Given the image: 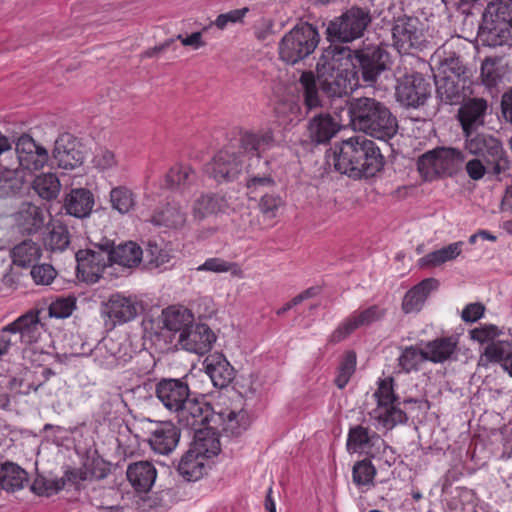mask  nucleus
<instances>
[{
  "label": "nucleus",
  "instance_id": "nucleus-30",
  "mask_svg": "<svg viewBox=\"0 0 512 512\" xmlns=\"http://www.w3.org/2000/svg\"><path fill=\"white\" fill-rule=\"evenodd\" d=\"M399 403L377 404L369 412L371 420L377 428L386 430L393 429L396 425L404 423L407 416L404 411L398 407Z\"/></svg>",
  "mask_w": 512,
  "mask_h": 512
},
{
  "label": "nucleus",
  "instance_id": "nucleus-45",
  "mask_svg": "<svg viewBox=\"0 0 512 512\" xmlns=\"http://www.w3.org/2000/svg\"><path fill=\"white\" fill-rule=\"evenodd\" d=\"M428 361L425 355V349L417 346L405 347L398 357V366L401 371L410 373L419 371L424 362Z\"/></svg>",
  "mask_w": 512,
  "mask_h": 512
},
{
  "label": "nucleus",
  "instance_id": "nucleus-34",
  "mask_svg": "<svg viewBox=\"0 0 512 512\" xmlns=\"http://www.w3.org/2000/svg\"><path fill=\"white\" fill-rule=\"evenodd\" d=\"M228 202L224 196L217 194L201 195L192 206V215L195 220L201 221L206 217L218 213H225Z\"/></svg>",
  "mask_w": 512,
  "mask_h": 512
},
{
  "label": "nucleus",
  "instance_id": "nucleus-53",
  "mask_svg": "<svg viewBox=\"0 0 512 512\" xmlns=\"http://www.w3.org/2000/svg\"><path fill=\"white\" fill-rule=\"evenodd\" d=\"M148 263L153 267H161L168 263L171 259V251L168 246L161 241H149L145 251Z\"/></svg>",
  "mask_w": 512,
  "mask_h": 512
},
{
  "label": "nucleus",
  "instance_id": "nucleus-5",
  "mask_svg": "<svg viewBox=\"0 0 512 512\" xmlns=\"http://www.w3.org/2000/svg\"><path fill=\"white\" fill-rule=\"evenodd\" d=\"M320 41L318 30L305 22L294 26L279 42L280 58L288 63L295 64L311 55Z\"/></svg>",
  "mask_w": 512,
  "mask_h": 512
},
{
  "label": "nucleus",
  "instance_id": "nucleus-35",
  "mask_svg": "<svg viewBox=\"0 0 512 512\" xmlns=\"http://www.w3.org/2000/svg\"><path fill=\"white\" fill-rule=\"evenodd\" d=\"M457 345V339L453 336L429 341L424 346L426 358L433 363H443L451 360L456 353Z\"/></svg>",
  "mask_w": 512,
  "mask_h": 512
},
{
  "label": "nucleus",
  "instance_id": "nucleus-64",
  "mask_svg": "<svg viewBox=\"0 0 512 512\" xmlns=\"http://www.w3.org/2000/svg\"><path fill=\"white\" fill-rule=\"evenodd\" d=\"M359 327L368 326L383 318L385 310L377 305H372L362 311L352 313Z\"/></svg>",
  "mask_w": 512,
  "mask_h": 512
},
{
  "label": "nucleus",
  "instance_id": "nucleus-63",
  "mask_svg": "<svg viewBox=\"0 0 512 512\" xmlns=\"http://www.w3.org/2000/svg\"><path fill=\"white\" fill-rule=\"evenodd\" d=\"M283 204V199L279 195L265 194L260 199L259 209L264 217L271 219L278 215Z\"/></svg>",
  "mask_w": 512,
  "mask_h": 512
},
{
  "label": "nucleus",
  "instance_id": "nucleus-23",
  "mask_svg": "<svg viewBox=\"0 0 512 512\" xmlns=\"http://www.w3.org/2000/svg\"><path fill=\"white\" fill-rule=\"evenodd\" d=\"M160 321L162 329L171 332L177 340L180 334H185L192 327L194 315L183 306H170L162 311Z\"/></svg>",
  "mask_w": 512,
  "mask_h": 512
},
{
  "label": "nucleus",
  "instance_id": "nucleus-40",
  "mask_svg": "<svg viewBox=\"0 0 512 512\" xmlns=\"http://www.w3.org/2000/svg\"><path fill=\"white\" fill-rule=\"evenodd\" d=\"M27 482V473L18 465L5 462L0 464V488L7 492L23 489Z\"/></svg>",
  "mask_w": 512,
  "mask_h": 512
},
{
  "label": "nucleus",
  "instance_id": "nucleus-41",
  "mask_svg": "<svg viewBox=\"0 0 512 512\" xmlns=\"http://www.w3.org/2000/svg\"><path fill=\"white\" fill-rule=\"evenodd\" d=\"M216 415L222 423L223 431L232 436L240 435L248 427V416L242 408L220 409Z\"/></svg>",
  "mask_w": 512,
  "mask_h": 512
},
{
  "label": "nucleus",
  "instance_id": "nucleus-62",
  "mask_svg": "<svg viewBox=\"0 0 512 512\" xmlns=\"http://www.w3.org/2000/svg\"><path fill=\"white\" fill-rule=\"evenodd\" d=\"M502 334V331L495 325H481L470 331V337L481 344L496 342L495 339Z\"/></svg>",
  "mask_w": 512,
  "mask_h": 512
},
{
  "label": "nucleus",
  "instance_id": "nucleus-11",
  "mask_svg": "<svg viewBox=\"0 0 512 512\" xmlns=\"http://www.w3.org/2000/svg\"><path fill=\"white\" fill-rule=\"evenodd\" d=\"M77 276L84 282L96 283L104 269L110 264L109 249L95 246V249L79 250L75 254Z\"/></svg>",
  "mask_w": 512,
  "mask_h": 512
},
{
  "label": "nucleus",
  "instance_id": "nucleus-15",
  "mask_svg": "<svg viewBox=\"0 0 512 512\" xmlns=\"http://www.w3.org/2000/svg\"><path fill=\"white\" fill-rule=\"evenodd\" d=\"M147 429L148 443L151 449L158 454L168 455L177 446L180 433L171 422H152Z\"/></svg>",
  "mask_w": 512,
  "mask_h": 512
},
{
  "label": "nucleus",
  "instance_id": "nucleus-61",
  "mask_svg": "<svg viewBox=\"0 0 512 512\" xmlns=\"http://www.w3.org/2000/svg\"><path fill=\"white\" fill-rule=\"evenodd\" d=\"M92 163L99 171H106L116 167L118 161L113 151L104 147H98L95 149Z\"/></svg>",
  "mask_w": 512,
  "mask_h": 512
},
{
  "label": "nucleus",
  "instance_id": "nucleus-7",
  "mask_svg": "<svg viewBox=\"0 0 512 512\" xmlns=\"http://www.w3.org/2000/svg\"><path fill=\"white\" fill-rule=\"evenodd\" d=\"M465 149L472 155L483 157L492 176L498 177L509 169V159L502 143L491 134L475 131L465 135Z\"/></svg>",
  "mask_w": 512,
  "mask_h": 512
},
{
  "label": "nucleus",
  "instance_id": "nucleus-36",
  "mask_svg": "<svg viewBox=\"0 0 512 512\" xmlns=\"http://www.w3.org/2000/svg\"><path fill=\"white\" fill-rule=\"evenodd\" d=\"M19 228L26 233L38 231L45 222V211L32 203H23L15 214Z\"/></svg>",
  "mask_w": 512,
  "mask_h": 512
},
{
  "label": "nucleus",
  "instance_id": "nucleus-38",
  "mask_svg": "<svg viewBox=\"0 0 512 512\" xmlns=\"http://www.w3.org/2000/svg\"><path fill=\"white\" fill-rule=\"evenodd\" d=\"M143 251L139 245L130 241L119 244L109 250L110 264H117L126 268H133L140 264Z\"/></svg>",
  "mask_w": 512,
  "mask_h": 512
},
{
  "label": "nucleus",
  "instance_id": "nucleus-12",
  "mask_svg": "<svg viewBox=\"0 0 512 512\" xmlns=\"http://www.w3.org/2000/svg\"><path fill=\"white\" fill-rule=\"evenodd\" d=\"M346 447L350 453L365 452L369 456L376 458L381 453L393 452L385 441L375 432L362 425H356L349 429Z\"/></svg>",
  "mask_w": 512,
  "mask_h": 512
},
{
  "label": "nucleus",
  "instance_id": "nucleus-54",
  "mask_svg": "<svg viewBox=\"0 0 512 512\" xmlns=\"http://www.w3.org/2000/svg\"><path fill=\"white\" fill-rule=\"evenodd\" d=\"M356 369V354L352 351H349L345 354L342 359L337 376L335 378V384L339 389H343L346 387L350 378L354 374Z\"/></svg>",
  "mask_w": 512,
  "mask_h": 512
},
{
  "label": "nucleus",
  "instance_id": "nucleus-6",
  "mask_svg": "<svg viewBox=\"0 0 512 512\" xmlns=\"http://www.w3.org/2000/svg\"><path fill=\"white\" fill-rule=\"evenodd\" d=\"M482 37L489 46H502L512 37V0H496L484 15Z\"/></svg>",
  "mask_w": 512,
  "mask_h": 512
},
{
  "label": "nucleus",
  "instance_id": "nucleus-39",
  "mask_svg": "<svg viewBox=\"0 0 512 512\" xmlns=\"http://www.w3.org/2000/svg\"><path fill=\"white\" fill-rule=\"evenodd\" d=\"M464 242L457 241L450 243L440 249L432 251L418 260L422 268H434L443 265L446 262L456 259L462 252Z\"/></svg>",
  "mask_w": 512,
  "mask_h": 512
},
{
  "label": "nucleus",
  "instance_id": "nucleus-9",
  "mask_svg": "<svg viewBox=\"0 0 512 512\" xmlns=\"http://www.w3.org/2000/svg\"><path fill=\"white\" fill-rule=\"evenodd\" d=\"M371 18L367 11L352 7L328 23L327 39L332 42H352L363 36Z\"/></svg>",
  "mask_w": 512,
  "mask_h": 512
},
{
  "label": "nucleus",
  "instance_id": "nucleus-51",
  "mask_svg": "<svg viewBox=\"0 0 512 512\" xmlns=\"http://www.w3.org/2000/svg\"><path fill=\"white\" fill-rule=\"evenodd\" d=\"M70 244V233L65 225L53 224L45 238V245L51 251H64Z\"/></svg>",
  "mask_w": 512,
  "mask_h": 512
},
{
  "label": "nucleus",
  "instance_id": "nucleus-21",
  "mask_svg": "<svg viewBox=\"0 0 512 512\" xmlns=\"http://www.w3.org/2000/svg\"><path fill=\"white\" fill-rule=\"evenodd\" d=\"M121 343L113 338H103L91 351L93 361L100 367L112 369L127 361Z\"/></svg>",
  "mask_w": 512,
  "mask_h": 512
},
{
  "label": "nucleus",
  "instance_id": "nucleus-47",
  "mask_svg": "<svg viewBox=\"0 0 512 512\" xmlns=\"http://www.w3.org/2000/svg\"><path fill=\"white\" fill-rule=\"evenodd\" d=\"M197 271L212 273H229L233 277L242 278L243 270L236 262L227 261L220 257L207 258L204 263L196 268Z\"/></svg>",
  "mask_w": 512,
  "mask_h": 512
},
{
  "label": "nucleus",
  "instance_id": "nucleus-52",
  "mask_svg": "<svg viewBox=\"0 0 512 512\" xmlns=\"http://www.w3.org/2000/svg\"><path fill=\"white\" fill-rule=\"evenodd\" d=\"M439 165L437 149L424 153L417 161L418 171L426 181L442 176Z\"/></svg>",
  "mask_w": 512,
  "mask_h": 512
},
{
  "label": "nucleus",
  "instance_id": "nucleus-24",
  "mask_svg": "<svg viewBox=\"0 0 512 512\" xmlns=\"http://www.w3.org/2000/svg\"><path fill=\"white\" fill-rule=\"evenodd\" d=\"M203 365L206 374L210 377L215 387L225 388L232 382L234 368L223 354L212 353L208 355Z\"/></svg>",
  "mask_w": 512,
  "mask_h": 512
},
{
  "label": "nucleus",
  "instance_id": "nucleus-50",
  "mask_svg": "<svg viewBox=\"0 0 512 512\" xmlns=\"http://www.w3.org/2000/svg\"><path fill=\"white\" fill-rule=\"evenodd\" d=\"M317 79L312 72H304L300 77V85L303 90L304 104L311 110L322 106V100L318 92Z\"/></svg>",
  "mask_w": 512,
  "mask_h": 512
},
{
  "label": "nucleus",
  "instance_id": "nucleus-32",
  "mask_svg": "<svg viewBox=\"0 0 512 512\" xmlns=\"http://www.w3.org/2000/svg\"><path fill=\"white\" fill-rule=\"evenodd\" d=\"M186 220L187 214L183 207L179 203L172 202L156 210L149 221L155 226L178 229L185 225Z\"/></svg>",
  "mask_w": 512,
  "mask_h": 512
},
{
  "label": "nucleus",
  "instance_id": "nucleus-13",
  "mask_svg": "<svg viewBox=\"0 0 512 512\" xmlns=\"http://www.w3.org/2000/svg\"><path fill=\"white\" fill-rule=\"evenodd\" d=\"M393 45L400 53H407L421 43L422 31L419 20L407 15L397 17L391 28Z\"/></svg>",
  "mask_w": 512,
  "mask_h": 512
},
{
  "label": "nucleus",
  "instance_id": "nucleus-16",
  "mask_svg": "<svg viewBox=\"0 0 512 512\" xmlns=\"http://www.w3.org/2000/svg\"><path fill=\"white\" fill-rule=\"evenodd\" d=\"M156 396L163 406L177 415L190 396L186 383L179 379H164L156 385Z\"/></svg>",
  "mask_w": 512,
  "mask_h": 512
},
{
  "label": "nucleus",
  "instance_id": "nucleus-42",
  "mask_svg": "<svg viewBox=\"0 0 512 512\" xmlns=\"http://www.w3.org/2000/svg\"><path fill=\"white\" fill-rule=\"evenodd\" d=\"M195 181L196 174L188 165H175L166 174L167 187L182 193L190 192Z\"/></svg>",
  "mask_w": 512,
  "mask_h": 512
},
{
  "label": "nucleus",
  "instance_id": "nucleus-17",
  "mask_svg": "<svg viewBox=\"0 0 512 512\" xmlns=\"http://www.w3.org/2000/svg\"><path fill=\"white\" fill-rule=\"evenodd\" d=\"M215 341L216 335L208 325L193 322L185 334H180L177 344L186 351L202 355L211 350Z\"/></svg>",
  "mask_w": 512,
  "mask_h": 512
},
{
  "label": "nucleus",
  "instance_id": "nucleus-1",
  "mask_svg": "<svg viewBox=\"0 0 512 512\" xmlns=\"http://www.w3.org/2000/svg\"><path fill=\"white\" fill-rule=\"evenodd\" d=\"M274 145L275 139L270 130L244 132L237 146H227L213 157L206 165V172L218 183L234 181L246 167V160L251 161L254 155H261Z\"/></svg>",
  "mask_w": 512,
  "mask_h": 512
},
{
  "label": "nucleus",
  "instance_id": "nucleus-2",
  "mask_svg": "<svg viewBox=\"0 0 512 512\" xmlns=\"http://www.w3.org/2000/svg\"><path fill=\"white\" fill-rule=\"evenodd\" d=\"M316 74L322 92L328 97L348 95L358 85L353 52L348 47L331 44L323 49L316 63Z\"/></svg>",
  "mask_w": 512,
  "mask_h": 512
},
{
  "label": "nucleus",
  "instance_id": "nucleus-58",
  "mask_svg": "<svg viewBox=\"0 0 512 512\" xmlns=\"http://www.w3.org/2000/svg\"><path fill=\"white\" fill-rule=\"evenodd\" d=\"M373 398L377 404L398 403V397L394 393L393 378L379 379L378 388L373 393Z\"/></svg>",
  "mask_w": 512,
  "mask_h": 512
},
{
  "label": "nucleus",
  "instance_id": "nucleus-4",
  "mask_svg": "<svg viewBox=\"0 0 512 512\" xmlns=\"http://www.w3.org/2000/svg\"><path fill=\"white\" fill-rule=\"evenodd\" d=\"M348 113L355 129L387 141L398 129L396 118L381 102L368 97L353 99L349 103Z\"/></svg>",
  "mask_w": 512,
  "mask_h": 512
},
{
  "label": "nucleus",
  "instance_id": "nucleus-46",
  "mask_svg": "<svg viewBox=\"0 0 512 512\" xmlns=\"http://www.w3.org/2000/svg\"><path fill=\"white\" fill-rule=\"evenodd\" d=\"M33 189L45 200L55 199L61 190V183L53 173H42L33 181Z\"/></svg>",
  "mask_w": 512,
  "mask_h": 512
},
{
  "label": "nucleus",
  "instance_id": "nucleus-27",
  "mask_svg": "<svg viewBox=\"0 0 512 512\" xmlns=\"http://www.w3.org/2000/svg\"><path fill=\"white\" fill-rule=\"evenodd\" d=\"M479 363H499L502 369L512 377V345L507 341L492 342L487 345L480 356Z\"/></svg>",
  "mask_w": 512,
  "mask_h": 512
},
{
  "label": "nucleus",
  "instance_id": "nucleus-44",
  "mask_svg": "<svg viewBox=\"0 0 512 512\" xmlns=\"http://www.w3.org/2000/svg\"><path fill=\"white\" fill-rule=\"evenodd\" d=\"M436 149L442 176H451L461 169L465 160L461 150L452 147H439Z\"/></svg>",
  "mask_w": 512,
  "mask_h": 512
},
{
  "label": "nucleus",
  "instance_id": "nucleus-20",
  "mask_svg": "<svg viewBox=\"0 0 512 512\" xmlns=\"http://www.w3.org/2000/svg\"><path fill=\"white\" fill-rule=\"evenodd\" d=\"M248 177L246 188L250 194H257L270 190L275 186V179L267 160L261 161V155H254L246 165Z\"/></svg>",
  "mask_w": 512,
  "mask_h": 512
},
{
  "label": "nucleus",
  "instance_id": "nucleus-31",
  "mask_svg": "<svg viewBox=\"0 0 512 512\" xmlns=\"http://www.w3.org/2000/svg\"><path fill=\"white\" fill-rule=\"evenodd\" d=\"M156 477V468L148 461L135 462L127 468V478L139 492H148L155 483Z\"/></svg>",
  "mask_w": 512,
  "mask_h": 512
},
{
  "label": "nucleus",
  "instance_id": "nucleus-18",
  "mask_svg": "<svg viewBox=\"0 0 512 512\" xmlns=\"http://www.w3.org/2000/svg\"><path fill=\"white\" fill-rule=\"evenodd\" d=\"M212 416V408L208 403L189 396L176 418L180 425L196 432L203 429L202 426L207 425Z\"/></svg>",
  "mask_w": 512,
  "mask_h": 512
},
{
  "label": "nucleus",
  "instance_id": "nucleus-26",
  "mask_svg": "<svg viewBox=\"0 0 512 512\" xmlns=\"http://www.w3.org/2000/svg\"><path fill=\"white\" fill-rule=\"evenodd\" d=\"M53 158L58 167L63 169H74L83 163V155L69 134L62 135L56 140Z\"/></svg>",
  "mask_w": 512,
  "mask_h": 512
},
{
  "label": "nucleus",
  "instance_id": "nucleus-28",
  "mask_svg": "<svg viewBox=\"0 0 512 512\" xmlns=\"http://www.w3.org/2000/svg\"><path fill=\"white\" fill-rule=\"evenodd\" d=\"M438 286V282L434 278H427L422 280L420 283L412 287L405 294L402 301V310L406 314L419 312L429 294L435 290Z\"/></svg>",
  "mask_w": 512,
  "mask_h": 512
},
{
  "label": "nucleus",
  "instance_id": "nucleus-19",
  "mask_svg": "<svg viewBox=\"0 0 512 512\" xmlns=\"http://www.w3.org/2000/svg\"><path fill=\"white\" fill-rule=\"evenodd\" d=\"M363 81L367 85L376 82L379 75L387 68L388 54L379 47L367 48L356 54Z\"/></svg>",
  "mask_w": 512,
  "mask_h": 512
},
{
  "label": "nucleus",
  "instance_id": "nucleus-57",
  "mask_svg": "<svg viewBox=\"0 0 512 512\" xmlns=\"http://www.w3.org/2000/svg\"><path fill=\"white\" fill-rule=\"evenodd\" d=\"M76 308V298L72 295L58 297L49 305V316L57 319L69 317Z\"/></svg>",
  "mask_w": 512,
  "mask_h": 512
},
{
  "label": "nucleus",
  "instance_id": "nucleus-10",
  "mask_svg": "<svg viewBox=\"0 0 512 512\" xmlns=\"http://www.w3.org/2000/svg\"><path fill=\"white\" fill-rule=\"evenodd\" d=\"M141 308V303L136 296L116 292L102 303L101 316L106 325L115 327L134 320Z\"/></svg>",
  "mask_w": 512,
  "mask_h": 512
},
{
  "label": "nucleus",
  "instance_id": "nucleus-59",
  "mask_svg": "<svg viewBox=\"0 0 512 512\" xmlns=\"http://www.w3.org/2000/svg\"><path fill=\"white\" fill-rule=\"evenodd\" d=\"M360 328L353 314L344 319L328 337V343L337 344L349 337L356 329Z\"/></svg>",
  "mask_w": 512,
  "mask_h": 512
},
{
  "label": "nucleus",
  "instance_id": "nucleus-55",
  "mask_svg": "<svg viewBox=\"0 0 512 512\" xmlns=\"http://www.w3.org/2000/svg\"><path fill=\"white\" fill-rule=\"evenodd\" d=\"M375 475L376 469L369 460L359 461L353 466V482L358 486L372 485Z\"/></svg>",
  "mask_w": 512,
  "mask_h": 512
},
{
  "label": "nucleus",
  "instance_id": "nucleus-60",
  "mask_svg": "<svg viewBox=\"0 0 512 512\" xmlns=\"http://www.w3.org/2000/svg\"><path fill=\"white\" fill-rule=\"evenodd\" d=\"M48 162V152L45 148L29 153L27 156H20L18 165L27 170H39Z\"/></svg>",
  "mask_w": 512,
  "mask_h": 512
},
{
  "label": "nucleus",
  "instance_id": "nucleus-25",
  "mask_svg": "<svg viewBox=\"0 0 512 512\" xmlns=\"http://www.w3.org/2000/svg\"><path fill=\"white\" fill-rule=\"evenodd\" d=\"M487 107V101L482 98L469 99L460 107L458 117L464 135L475 132L484 124Z\"/></svg>",
  "mask_w": 512,
  "mask_h": 512
},
{
  "label": "nucleus",
  "instance_id": "nucleus-14",
  "mask_svg": "<svg viewBox=\"0 0 512 512\" xmlns=\"http://www.w3.org/2000/svg\"><path fill=\"white\" fill-rule=\"evenodd\" d=\"M398 100L406 106L423 105L430 95V85L421 74L406 75L398 80Z\"/></svg>",
  "mask_w": 512,
  "mask_h": 512
},
{
  "label": "nucleus",
  "instance_id": "nucleus-29",
  "mask_svg": "<svg viewBox=\"0 0 512 512\" xmlns=\"http://www.w3.org/2000/svg\"><path fill=\"white\" fill-rule=\"evenodd\" d=\"M94 206L93 194L85 188L72 189L65 197L64 208L67 214L76 218H86Z\"/></svg>",
  "mask_w": 512,
  "mask_h": 512
},
{
  "label": "nucleus",
  "instance_id": "nucleus-37",
  "mask_svg": "<svg viewBox=\"0 0 512 512\" xmlns=\"http://www.w3.org/2000/svg\"><path fill=\"white\" fill-rule=\"evenodd\" d=\"M190 447L208 461L221 450L219 436L210 427L196 431Z\"/></svg>",
  "mask_w": 512,
  "mask_h": 512
},
{
  "label": "nucleus",
  "instance_id": "nucleus-22",
  "mask_svg": "<svg viewBox=\"0 0 512 512\" xmlns=\"http://www.w3.org/2000/svg\"><path fill=\"white\" fill-rule=\"evenodd\" d=\"M340 129V122L328 113L315 115L307 125L308 137L315 144L328 143Z\"/></svg>",
  "mask_w": 512,
  "mask_h": 512
},
{
  "label": "nucleus",
  "instance_id": "nucleus-56",
  "mask_svg": "<svg viewBox=\"0 0 512 512\" xmlns=\"http://www.w3.org/2000/svg\"><path fill=\"white\" fill-rule=\"evenodd\" d=\"M499 58H486L481 65L482 81L487 87H493L498 84L502 78Z\"/></svg>",
  "mask_w": 512,
  "mask_h": 512
},
{
  "label": "nucleus",
  "instance_id": "nucleus-8",
  "mask_svg": "<svg viewBox=\"0 0 512 512\" xmlns=\"http://www.w3.org/2000/svg\"><path fill=\"white\" fill-rule=\"evenodd\" d=\"M42 324L38 312L29 311L0 329V356L6 354L19 343H36L42 334Z\"/></svg>",
  "mask_w": 512,
  "mask_h": 512
},
{
  "label": "nucleus",
  "instance_id": "nucleus-33",
  "mask_svg": "<svg viewBox=\"0 0 512 512\" xmlns=\"http://www.w3.org/2000/svg\"><path fill=\"white\" fill-rule=\"evenodd\" d=\"M209 461L191 447L182 456L178 464L179 474L187 481H197L207 472Z\"/></svg>",
  "mask_w": 512,
  "mask_h": 512
},
{
  "label": "nucleus",
  "instance_id": "nucleus-49",
  "mask_svg": "<svg viewBox=\"0 0 512 512\" xmlns=\"http://www.w3.org/2000/svg\"><path fill=\"white\" fill-rule=\"evenodd\" d=\"M111 207L124 215L132 211L136 205V196L131 189L118 186L110 191Z\"/></svg>",
  "mask_w": 512,
  "mask_h": 512
},
{
  "label": "nucleus",
  "instance_id": "nucleus-48",
  "mask_svg": "<svg viewBox=\"0 0 512 512\" xmlns=\"http://www.w3.org/2000/svg\"><path fill=\"white\" fill-rule=\"evenodd\" d=\"M436 93L438 98L445 104H455L459 101L461 95L455 80L448 75H434Z\"/></svg>",
  "mask_w": 512,
  "mask_h": 512
},
{
  "label": "nucleus",
  "instance_id": "nucleus-3",
  "mask_svg": "<svg viewBox=\"0 0 512 512\" xmlns=\"http://www.w3.org/2000/svg\"><path fill=\"white\" fill-rule=\"evenodd\" d=\"M384 158L374 141L364 135L343 140L335 155V169L350 177H371L383 167Z\"/></svg>",
  "mask_w": 512,
  "mask_h": 512
},
{
  "label": "nucleus",
  "instance_id": "nucleus-43",
  "mask_svg": "<svg viewBox=\"0 0 512 512\" xmlns=\"http://www.w3.org/2000/svg\"><path fill=\"white\" fill-rule=\"evenodd\" d=\"M11 255L15 265L32 267L40 260L42 250L38 243L27 239L14 246Z\"/></svg>",
  "mask_w": 512,
  "mask_h": 512
}]
</instances>
